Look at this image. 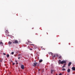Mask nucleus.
<instances>
[{
    "mask_svg": "<svg viewBox=\"0 0 75 75\" xmlns=\"http://www.w3.org/2000/svg\"><path fill=\"white\" fill-rule=\"evenodd\" d=\"M61 60H59V64H64L63 65V66H62V68H64L65 67V66L67 64V62L65 60L62 61L61 62Z\"/></svg>",
    "mask_w": 75,
    "mask_h": 75,
    "instance_id": "obj_1",
    "label": "nucleus"
},
{
    "mask_svg": "<svg viewBox=\"0 0 75 75\" xmlns=\"http://www.w3.org/2000/svg\"><path fill=\"white\" fill-rule=\"evenodd\" d=\"M13 44H18V40H15L13 41Z\"/></svg>",
    "mask_w": 75,
    "mask_h": 75,
    "instance_id": "obj_2",
    "label": "nucleus"
},
{
    "mask_svg": "<svg viewBox=\"0 0 75 75\" xmlns=\"http://www.w3.org/2000/svg\"><path fill=\"white\" fill-rule=\"evenodd\" d=\"M21 68L22 69H24V65H22L21 66Z\"/></svg>",
    "mask_w": 75,
    "mask_h": 75,
    "instance_id": "obj_3",
    "label": "nucleus"
},
{
    "mask_svg": "<svg viewBox=\"0 0 75 75\" xmlns=\"http://www.w3.org/2000/svg\"><path fill=\"white\" fill-rule=\"evenodd\" d=\"M37 63H33V66H34V67H35V66H36V65H37Z\"/></svg>",
    "mask_w": 75,
    "mask_h": 75,
    "instance_id": "obj_4",
    "label": "nucleus"
},
{
    "mask_svg": "<svg viewBox=\"0 0 75 75\" xmlns=\"http://www.w3.org/2000/svg\"><path fill=\"white\" fill-rule=\"evenodd\" d=\"M71 64H72V63L71 62H69L68 64V67H70Z\"/></svg>",
    "mask_w": 75,
    "mask_h": 75,
    "instance_id": "obj_5",
    "label": "nucleus"
},
{
    "mask_svg": "<svg viewBox=\"0 0 75 75\" xmlns=\"http://www.w3.org/2000/svg\"><path fill=\"white\" fill-rule=\"evenodd\" d=\"M48 54H49V55H53V54L52 53H51V52H49L48 53Z\"/></svg>",
    "mask_w": 75,
    "mask_h": 75,
    "instance_id": "obj_6",
    "label": "nucleus"
},
{
    "mask_svg": "<svg viewBox=\"0 0 75 75\" xmlns=\"http://www.w3.org/2000/svg\"><path fill=\"white\" fill-rule=\"evenodd\" d=\"M11 44H12V42H11V41H9L8 42V44L10 45H11Z\"/></svg>",
    "mask_w": 75,
    "mask_h": 75,
    "instance_id": "obj_7",
    "label": "nucleus"
},
{
    "mask_svg": "<svg viewBox=\"0 0 75 75\" xmlns=\"http://www.w3.org/2000/svg\"><path fill=\"white\" fill-rule=\"evenodd\" d=\"M70 71H71V70L70 69H68L67 70L68 72L69 73V72H70Z\"/></svg>",
    "mask_w": 75,
    "mask_h": 75,
    "instance_id": "obj_8",
    "label": "nucleus"
},
{
    "mask_svg": "<svg viewBox=\"0 0 75 75\" xmlns=\"http://www.w3.org/2000/svg\"><path fill=\"white\" fill-rule=\"evenodd\" d=\"M5 33H7V34H9V32H8V31L7 30H6Z\"/></svg>",
    "mask_w": 75,
    "mask_h": 75,
    "instance_id": "obj_9",
    "label": "nucleus"
},
{
    "mask_svg": "<svg viewBox=\"0 0 75 75\" xmlns=\"http://www.w3.org/2000/svg\"><path fill=\"white\" fill-rule=\"evenodd\" d=\"M72 69L73 70V71H75V67H72Z\"/></svg>",
    "mask_w": 75,
    "mask_h": 75,
    "instance_id": "obj_10",
    "label": "nucleus"
},
{
    "mask_svg": "<svg viewBox=\"0 0 75 75\" xmlns=\"http://www.w3.org/2000/svg\"><path fill=\"white\" fill-rule=\"evenodd\" d=\"M33 45V47H34L35 49V48H35V45H34L33 44H30V45Z\"/></svg>",
    "mask_w": 75,
    "mask_h": 75,
    "instance_id": "obj_11",
    "label": "nucleus"
},
{
    "mask_svg": "<svg viewBox=\"0 0 75 75\" xmlns=\"http://www.w3.org/2000/svg\"><path fill=\"white\" fill-rule=\"evenodd\" d=\"M39 62H42V60L41 59V60H39Z\"/></svg>",
    "mask_w": 75,
    "mask_h": 75,
    "instance_id": "obj_12",
    "label": "nucleus"
},
{
    "mask_svg": "<svg viewBox=\"0 0 75 75\" xmlns=\"http://www.w3.org/2000/svg\"><path fill=\"white\" fill-rule=\"evenodd\" d=\"M0 44H1V45H3V43L2 42H0Z\"/></svg>",
    "mask_w": 75,
    "mask_h": 75,
    "instance_id": "obj_13",
    "label": "nucleus"
},
{
    "mask_svg": "<svg viewBox=\"0 0 75 75\" xmlns=\"http://www.w3.org/2000/svg\"><path fill=\"white\" fill-rule=\"evenodd\" d=\"M10 56V55H9V54H7V58H8V57H9V56Z\"/></svg>",
    "mask_w": 75,
    "mask_h": 75,
    "instance_id": "obj_14",
    "label": "nucleus"
},
{
    "mask_svg": "<svg viewBox=\"0 0 75 75\" xmlns=\"http://www.w3.org/2000/svg\"><path fill=\"white\" fill-rule=\"evenodd\" d=\"M41 48L42 49V50H45V49H44V48H43V47H41Z\"/></svg>",
    "mask_w": 75,
    "mask_h": 75,
    "instance_id": "obj_15",
    "label": "nucleus"
},
{
    "mask_svg": "<svg viewBox=\"0 0 75 75\" xmlns=\"http://www.w3.org/2000/svg\"><path fill=\"white\" fill-rule=\"evenodd\" d=\"M52 56L53 57H54V58L56 56H55V55H52Z\"/></svg>",
    "mask_w": 75,
    "mask_h": 75,
    "instance_id": "obj_16",
    "label": "nucleus"
},
{
    "mask_svg": "<svg viewBox=\"0 0 75 75\" xmlns=\"http://www.w3.org/2000/svg\"><path fill=\"white\" fill-rule=\"evenodd\" d=\"M62 70L63 71H65V69L64 68H63L62 69Z\"/></svg>",
    "mask_w": 75,
    "mask_h": 75,
    "instance_id": "obj_17",
    "label": "nucleus"
},
{
    "mask_svg": "<svg viewBox=\"0 0 75 75\" xmlns=\"http://www.w3.org/2000/svg\"><path fill=\"white\" fill-rule=\"evenodd\" d=\"M59 58H62V57L61 56H59Z\"/></svg>",
    "mask_w": 75,
    "mask_h": 75,
    "instance_id": "obj_18",
    "label": "nucleus"
},
{
    "mask_svg": "<svg viewBox=\"0 0 75 75\" xmlns=\"http://www.w3.org/2000/svg\"><path fill=\"white\" fill-rule=\"evenodd\" d=\"M53 71H53V70H51V74H52V72H53Z\"/></svg>",
    "mask_w": 75,
    "mask_h": 75,
    "instance_id": "obj_19",
    "label": "nucleus"
},
{
    "mask_svg": "<svg viewBox=\"0 0 75 75\" xmlns=\"http://www.w3.org/2000/svg\"><path fill=\"white\" fill-rule=\"evenodd\" d=\"M11 54L12 55H13V54H14V52H11Z\"/></svg>",
    "mask_w": 75,
    "mask_h": 75,
    "instance_id": "obj_20",
    "label": "nucleus"
},
{
    "mask_svg": "<svg viewBox=\"0 0 75 75\" xmlns=\"http://www.w3.org/2000/svg\"><path fill=\"white\" fill-rule=\"evenodd\" d=\"M28 42H29L30 43H32V42H31L30 41H28Z\"/></svg>",
    "mask_w": 75,
    "mask_h": 75,
    "instance_id": "obj_21",
    "label": "nucleus"
},
{
    "mask_svg": "<svg viewBox=\"0 0 75 75\" xmlns=\"http://www.w3.org/2000/svg\"><path fill=\"white\" fill-rule=\"evenodd\" d=\"M30 51H31V50H33V49H32L31 48H30Z\"/></svg>",
    "mask_w": 75,
    "mask_h": 75,
    "instance_id": "obj_22",
    "label": "nucleus"
},
{
    "mask_svg": "<svg viewBox=\"0 0 75 75\" xmlns=\"http://www.w3.org/2000/svg\"><path fill=\"white\" fill-rule=\"evenodd\" d=\"M16 65H18V62H17V63H16Z\"/></svg>",
    "mask_w": 75,
    "mask_h": 75,
    "instance_id": "obj_23",
    "label": "nucleus"
},
{
    "mask_svg": "<svg viewBox=\"0 0 75 75\" xmlns=\"http://www.w3.org/2000/svg\"><path fill=\"white\" fill-rule=\"evenodd\" d=\"M4 55H6V54H5V53H3Z\"/></svg>",
    "mask_w": 75,
    "mask_h": 75,
    "instance_id": "obj_24",
    "label": "nucleus"
},
{
    "mask_svg": "<svg viewBox=\"0 0 75 75\" xmlns=\"http://www.w3.org/2000/svg\"><path fill=\"white\" fill-rule=\"evenodd\" d=\"M21 56V54H19L18 55V56L19 57V56Z\"/></svg>",
    "mask_w": 75,
    "mask_h": 75,
    "instance_id": "obj_25",
    "label": "nucleus"
},
{
    "mask_svg": "<svg viewBox=\"0 0 75 75\" xmlns=\"http://www.w3.org/2000/svg\"><path fill=\"white\" fill-rule=\"evenodd\" d=\"M15 63H13V65H15Z\"/></svg>",
    "mask_w": 75,
    "mask_h": 75,
    "instance_id": "obj_26",
    "label": "nucleus"
},
{
    "mask_svg": "<svg viewBox=\"0 0 75 75\" xmlns=\"http://www.w3.org/2000/svg\"><path fill=\"white\" fill-rule=\"evenodd\" d=\"M1 62H2V61H3V60H0Z\"/></svg>",
    "mask_w": 75,
    "mask_h": 75,
    "instance_id": "obj_27",
    "label": "nucleus"
},
{
    "mask_svg": "<svg viewBox=\"0 0 75 75\" xmlns=\"http://www.w3.org/2000/svg\"><path fill=\"white\" fill-rule=\"evenodd\" d=\"M17 63V60H16V61H15Z\"/></svg>",
    "mask_w": 75,
    "mask_h": 75,
    "instance_id": "obj_28",
    "label": "nucleus"
},
{
    "mask_svg": "<svg viewBox=\"0 0 75 75\" xmlns=\"http://www.w3.org/2000/svg\"><path fill=\"white\" fill-rule=\"evenodd\" d=\"M18 59H20V57H18Z\"/></svg>",
    "mask_w": 75,
    "mask_h": 75,
    "instance_id": "obj_29",
    "label": "nucleus"
},
{
    "mask_svg": "<svg viewBox=\"0 0 75 75\" xmlns=\"http://www.w3.org/2000/svg\"><path fill=\"white\" fill-rule=\"evenodd\" d=\"M40 69H39L38 70L39 71H40Z\"/></svg>",
    "mask_w": 75,
    "mask_h": 75,
    "instance_id": "obj_30",
    "label": "nucleus"
}]
</instances>
